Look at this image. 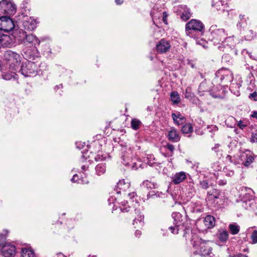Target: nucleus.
<instances>
[{"mask_svg": "<svg viewBox=\"0 0 257 257\" xmlns=\"http://www.w3.org/2000/svg\"><path fill=\"white\" fill-rule=\"evenodd\" d=\"M231 157L229 155H228L227 157V159L231 162H232V161L231 160Z\"/></svg>", "mask_w": 257, "mask_h": 257, "instance_id": "nucleus-60", "label": "nucleus"}, {"mask_svg": "<svg viewBox=\"0 0 257 257\" xmlns=\"http://www.w3.org/2000/svg\"><path fill=\"white\" fill-rule=\"evenodd\" d=\"M172 117L174 123L177 125L183 124L186 121V118L179 112L173 113L172 114Z\"/></svg>", "mask_w": 257, "mask_h": 257, "instance_id": "nucleus-19", "label": "nucleus"}, {"mask_svg": "<svg viewBox=\"0 0 257 257\" xmlns=\"http://www.w3.org/2000/svg\"><path fill=\"white\" fill-rule=\"evenodd\" d=\"M1 252L5 257H14L16 254V247L14 245L5 242L1 248Z\"/></svg>", "mask_w": 257, "mask_h": 257, "instance_id": "nucleus-10", "label": "nucleus"}, {"mask_svg": "<svg viewBox=\"0 0 257 257\" xmlns=\"http://www.w3.org/2000/svg\"><path fill=\"white\" fill-rule=\"evenodd\" d=\"M188 64L190 65L192 68H194V65L191 62H189Z\"/></svg>", "mask_w": 257, "mask_h": 257, "instance_id": "nucleus-62", "label": "nucleus"}, {"mask_svg": "<svg viewBox=\"0 0 257 257\" xmlns=\"http://www.w3.org/2000/svg\"><path fill=\"white\" fill-rule=\"evenodd\" d=\"M249 97L251 99H253L255 101H256L257 100V92L255 91L252 93H250L249 96Z\"/></svg>", "mask_w": 257, "mask_h": 257, "instance_id": "nucleus-46", "label": "nucleus"}, {"mask_svg": "<svg viewBox=\"0 0 257 257\" xmlns=\"http://www.w3.org/2000/svg\"><path fill=\"white\" fill-rule=\"evenodd\" d=\"M188 174L183 171L176 173L171 178L172 182L175 185L179 184L187 178Z\"/></svg>", "mask_w": 257, "mask_h": 257, "instance_id": "nucleus-15", "label": "nucleus"}, {"mask_svg": "<svg viewBox=\"0 0 257 257\" xmlns=\"http://www.w3.org/2000/svg\"><path fill=\"white\" fill-rule=\"evenodd\" d=\"M251 239L252 243H257V230H253L251 235Z\"/></svg>", "mask_w": 257, "mask_h": 257, "instance_id": "nucleus-40", "label": "nucleus"}, {"mask_svg": "<svg viewBox=\"0 0 257 257\" xmlns=\"http://www.w3.org/2000/svg\"><path fill=\"white\" fill-rule=\"evenodd\" d=\"M193 128L192 124L190 123H186L181 129L182 133L184 134H188L193 132Z\"/></svg>", "mask_w": 257, "mask_h": 257, "instance_id": "nucleus-29", "label": "nucleus"}, {"mask_svg": "<svg viewBox=\"0 0 257 257\" xmlns=\"http://www.w3.org/2000/svg\"><path fill=\"white\" fill-rule=\"evenodd\" d=\"M167 17H168V14H167V12H164L163 13V21L164 22V23L166 24H167Z\"/></svg>", "mask_w": 257, "mask_h": 257, "instance_id": "nucleus-49", "label": "nucleus"}, {"mask_svg": "<svg viewBox=\"0 0 257 257\" xmlns=\"http://www.w3.org/2000/svg\"><path fill=\"white\" fill-rule=\"evenodd\" d=\"M171 47L170 43L164 39H162L156 45V50L160 53H166Z\"/></svg>", "mask_w": 257, "mask_h": 257, "instance_id": "nucleus-12", "label": "nucleus"}, {"mask_svg": "<svg viewBox=\"0 0 257 257\" xmlns=\"http://www.w3.org/2000/svg\"><path fill=\"white\" fill-rule=\"evenodd\" d=\"M226 175L228 176H232L234 175V171L232 170H229L228 172H226Z\"/></svg>", "mask_w": 257, "mask_h": 257, "instance_id": "nucleus-55", "label": "nucleus"}, {"mask_svg": "<svg viewBox=\"0 0 257 257\" xmlns=\"http://www.w3.org/2000/svg\"><path fill=\"white\" fill-rule=\"evenodd\" d=\"M88 152L84 153L83 154V157H85L86 156H87V154H88ZM88 157L89 158H91L90 157H89V155H88Z\"/></svg>", "mask_w": 257, "mask_h": 257, "instance_id": "nucleus-63", "label": "nucleus"}, {"mask_svg": "<svg viewBox=\"0 0 257 257\" xmlns=\"http://www.w3.org/2000/svg\"><path fill=\"white\" fill-rule=\"evenodd\" d=\"M94 158L95 160L96 161H98L99 160H102L103 159L102 156L100 157V155L99 154L94 156Z\"/></svg>", "mask_w": 257, "mask_h": 257, "instance_id": "nucleus-50", "label": "nucleus"}, {"mask_svg": "<svg viewBox=\"0 0 257 257\" xmlns=\"http://www.w3.org/2000/svg\"><path fill=\"white\" fill-rule=\"evenodd\" d=\"M168 139L170 141L174 143L178 142L180 140L181 137L179 132L174 127H171L168 131Z\"/></svg>", "mask_w": 257, "mask_h": 257, "instance_id": "nucleus-13", "label": "nucleus"}, {"mask_svg": "<svg viewBox=\"0 0 257 257\" xmlns=\"http://www.w3.org/2000/svg\"><path fill=\"white\" fill-rule=\"evenodd\" d=\"M219 146H220L219 144H215L214 147L212 148V150L214 151L216 153L218 152Z\"/></svg>", "mask_w": 257, "mask_h": 257, "instance_id": "nucleus-48", "label": "nucleus"}, {"mask_svg": "<svg viewBox=\"0 0 257 257\" xmlns=\"http://www.w3.org/2000/svg\"><path fill=\"white\" fill-rule=\"evenodd\" d=\"M57 257H66L63 253L60 252L56 254Z\"/></svg>", "mask_w": 257, "mask_h": 257, "instance_id": "nucleus-58", "label": "nucleus"}, {"mask_svg": "<svg viewBox=\"0 0 257 257\" xmlns=\"http://www.w3.org/2000/svg\"><path fill=\"white\" fill-rule=\"evenodd\" d=\"M212 129L213 131H216L217 130V127L216 126L214 125L212 126Z\"/></svg>", "mask_w": 257, "mask_h": 257, "instance_id": "nucleus-64", "label": "nucleus"}, {"mask_svg": "<svg viewBox=\"0 0 257 257\" xmlns=\"http://www.w3.org/2000/svg\"><path fill=\"white\" fill-rule=\"evenodd\" d=\"M172 216L174 218L175 225L174 226H170L169 229L173 234H178L179 231L178 227L181 225L182 221V219L180 220V219L182 218V216L179 212L173 213Z\"/></svg>", "mask_w": 257, "mask_h": 257, "instance_id": "nucleus-11", "label": "nucleus"}, {"mask_svg": "<svg viewBox=\"0 0 257 257\" xmlns=\"http://www.w3.org/2000/svg\"><path fill=\"white\" fill-rule=\"evenodd\" d=\"M218 183L219 185H224L226 184V181L224 180H220L218 182Z\"/></svg>", "mask_w": 257, "mask_h": 257, "instance_id": "nucleus-52", "label": "nucleus"}, {"mask_svg": "<svg viewBox=\"0 0 257 257\" xmlns=\"http://www.w3.org/2000/svg\"><path fill=\"white\" fill-rule=\"evenodd\" d=\"M21 256L22 257H36L34 251L31 248H22Z\"/></svg>", "mask_w": 257, "mask_h": 257, "instance_id": "nucleus-22", "label": "nucleus"}, {"mask_svg": "<svg viewBox=\"0 0 257 257\" xmlns=\"http://www.w3.org/2000/svg\"><path fill=\"white\" fill-rule=\"evenodd\" d=\"M136 196V193L135 192L130 193L128 194V196L131 199L134 198Z\"/></svg>", "mask_w": 257, "mask_h": 257, "instance_id": "nucleus-51", "label": "nucleus"}, {"mask_svg": "<svg viewBox=\"0 0 257 257\" xmlns=\"http://www.w3.org/2000/svg\"><path fill=\"white\" fill-rule=\"evenodd\" d=\"M40 70L35 62L28 60L22 64L19 72L25 77H32L36 76Z\"/></svg>", "mask_w": 257, "mask_h": 257, "instance_id": "nucleus-4", "label": "nucleus"}, {"mask_svg": "<svg viewBox=\"0 0 257 257\" xmlns=\"http://www.w3.org/2000/svg\"><path fill=\"white\" fill-rule=\"evenodd\" d=\"M132 152L130 149H126L121 156L123 160L122 163L125 166H128L132 168L137 169L138 165L136 162V159L132 158Z\"/></svg>", "mask_w": 257, "mask_h": 257, "instance_id": "nucleus-8", "label": "nucleus"}, {"mask_svg": "<svg viewBox=\"0 0 257 257\" xmlns=\"http://www.w3.org/2000/svg\"><path fill=\"white\" fill-rule=\"evenodd\" d=\"M130 183L128 181L125 182L124 180H119L117 184V188L120 190L126 191L130 187Z\"/></svg>", "mask_w": 257, "mask_h": 257, "instance_id": "nucleus-23", "label": "nucleus"}, {"mask_svg": "<svg viewBox=\"0 0 257 257\" xmlns=\"http://www.w3.org/2000/svg\"><path fill=\"white\" fill-rule=\"evenodd\" d=\"M155 195V192L154 191L149 192L147 195L148 198H150L151 196H153Z\"/></svg>", "mask_w": 257, "mask_h": 257, "instance_id": "nucleus-54", "label": "nucleus"}, {"mask_svg": "<svg viewBox=\"0 0 257 257\" xmlns=\"http://www.w3.org/2000/svg\"><path fill=\"white\" fill-rule=\"evenodd\" d=\"M136 213H138V217L135 218L134 220L133 225H135V223H139L140 226H143V220L144 219V215L141 214V212L139 211V210H136Z\"/></svg>", "mask_w": 257, "mask_h": 257, "instance_id": "nucleus-32", "label": "nucleus"}, {"mask_svg": "<svg viewBox=\"0 0 257 257\" xmlns=\"http://www.w3.org/2000/svg\"><path fill=\"white\" fill-rule=\"evenodd\" d=\"M256 37V33L252 30H249L244 35L245 40L250 41L254 39Z\"/></svg>", "mask_w": 257, "mask_h": 257, "instance_id": "nucleus-34", "label": "nucleus"}, {"mask_svg": "<svg viewBox=\"0 0 257 257\" xmlns=\"http://www.w3.org/2000/svg\"><path fill=\"white\" fill-rule=\"evenodd\" d=\"M77 178H78V176L77 174L76 175H74L72 178L71 179V181L73 182H78L77 181Z\"/></svg>", "mask_w": 257, "mask_h": 257, "instance_id": "nucleus-53", "label": "nucleus"}, {"mask_svg": "<svg viewBox=\"0 0 257 257\" xmlns=\"http://www.w3.org/2000/svg\"><path fill=\"white\" fill-rule=\"evenodd\" d=\"M141 123V121L139 119H133L131 122V126L134 130H137L139 128Z\"/></svg>", "mask_w": 257, "mask_h": 257, "instance_id": "nucleus-36", "label": "nucleus"}, {"mask_svg": "<svg viewBox=\"0 0 257 257\" xmlns=\"http://www.w3.org/2000/svg\"><path fill=\"white\" fill-rule=\"evenodd\" d=\"M15 73H6L3 74L2 77L3 78L7 80H9L12 79V78H15Z\"/></svg>", "mask_w": 257, "mask_h": 257, "instance_id": "nucleus-39", "label": "nucleus"}, {"mask_svg": "<svg viewBox=\"0 0 257 257\" xmlns=\"http://www.w3.org/2000/svg\"><path fill=\"white\" fill-rule=\"evenodd\" d=\"M0 12L9 16L13 15L16 12V6L12 0H3L0 2Z\"/></svg>", "mask_w": 257, "mask_h": 257, "instance_id": "nucleus-6", "label": "nucleus"}, {"mask_svg": "<svg viewBox=\"0 0 257 257\" xmlns=\"http://www.w3.org/2000/svg\"><path fill=\"white\" fill-rule=\"evenodd\" d=\"M186 31L187 35L192 31L196 32H202L204 29V25L200 21L192 19L186 25Z\"/></svg>", "mask_w": 257, "mask_h": 257, "instance_id": "nucleus-7", "label": "nucleus"}, {"mask_svg": "<svg viewBox=\"0 0 257 257\" xmlns=\"http://www.w3.org/2000/svg\"><path fill=\"white\" fill-rule=\"evenodd\" d=\"M142 186L149 189H153L157 187V184L156 183L152 182L148 180H145L143 182Z\"/></svg>", "mask_w": 257, "mask_h": 257, "instance_id": "nucleus-27", "label": "nucleus"}, {"mask_svg": "<svg viewBox=\"0 0 257 257\" xmlns=\"http://www.w3.org/2000/svg\"><path fill=\"white\" fill-rule=\"evenodd\" d=\"M170 99L174 104H178L181 101L180 95L177 91H173L171 93Z\"/></svg>", "mask_w": 257, "mask_h": 257, "instance_id": "nucleus-24", "label": "nucleus"}, {"mask_svg": "<svg viewBox=\"0 0 257 257\" xmlns=\"http://www.w3.org/2000/svg\"><path fill=\"white\" fill-rule=\"evenodd\" d=\"M206 85V83L202 82L200 83L199 88H198V91L199 92H205L207 91V89L205 88V86Z\"/></svg>", "mask_w": 257, "mask_h": 257, "instance_id": "nucleus-42", "label": "nucleus"}, {"mask_svg": "<svg viewBox=\"0 0 257 257\" xmlns=\"http://www.w3.org/2000/svg\"><path fill=\"white\" fill-rule=\"evenodd\" d=\"M5 233L0 234V246H2L5 243L6 236L9 233V231L4 230Z\"/></svg>", "mask_w": 257, "mask_h": 257, "instance_id": "nucleus-38", "label": "nucleus"}, {"mask_svg": "<svg viewBox=\"0 0 257 257\" xmlns=\"http://www.w3.org/2000/svg\"><path fill=\"white\" fill-rule=\"evenodd\" d=\"M23 43L25 45L31 44L35 47L36 45H39L40 42L35 36L27 34Z\"/></svg>", "mask_w": 257, "mask_h": 257, "instance_id": "nucleus-18", "label": "nucleus"}, {"mask_svg": "<svg viewBox=\"0 0 257 257\" xmlns=\"http://www.w3.org/2000/svg\"><path fill=\"white\" fill-rule=\"evenodd\" d=\"M127 204V201H124V202H122V206H123V208H120V209L122 211H128V209H127V205L126 204Z\"/></svg>", "mask_w": 257, "mask_h": 257, "instance_id": "nucleus-45", "label": "nucleus"}, {"mask_svg": "<svg viewBox=\"0 0 257 257\" xmlns=\"http://www.w3.org/2000/svg\"><path fill=\"white\" fill-rule=\"evenodd\" d=\"M216 76L219 78L221 82L225 85L230 83L233 79L232 72L226 68H222L216 72Z\"/></svg>", "mask_w": 257, "mask_h": 257, "instance_id": "nucleus-5", "label": "nucleus"}, {"mask_svg": "<svg viewBox=\"0 0 257 257\" xmlns=\"http://www.w3.org/2000/svg\"><path fill=\"white\" fill-rule=\"evenodd\" d=\"M82 169L83 170H85L87 169L88 167L85 166V165H83L82 166Z\"/></svg>", "mask_w": 257, "mask_h": 257, "instance_id": "nucleus-61", "label": "nucleus"}, {"mask_svg": "<svg viewBox=\"0 0 257 257\" xmlns=\"http://www.w3.org/2000/svg\"><path fill=\"white\" fill-rule=\"evenodd\" d=\"M37 24V21L35 19L30 17L24 21L23 25L26 30L31 31L36 29Z\"/></svg>", "mask_w": 257, "mask_h": 257, "instance_id": "nucleus-14", "label": "nucleus"}, {"mask_svg": "<svg viewBox=\"0 0 257 257\" xmlns=\"http://www.w3.org/2000/svg\"><path fill=\"white\" fill-rule=\"evenodd\" d=\"M237 126L240 128V129H243L245 127L247 126V124L244 123L242 120H240L238 121L237 123Z\"/></svg>", "mask_w": 257, "mask_h": 257, "instance_id": "nucleus-43", "label": "nucleus"}, {"mask_svg": "<svg viewBox=\"0 0 257 257\" xmlns=\"http://www.w3.org/2000/svg\"><path fill=\"white\" fill-rule=\"evenodd\" d=\"M239 19L240 21L237 24V27L240 29L241 28H244L247 25L246 19L245 18V16L240 15L239 16Z\"/></svg>", "mask_w": 257, "mask_h": 257, "instance_id": "nucleus-31", "label": "nucleus"}, {"mask_svg": "<svg viewBox=\"0 0 257 257\" xmlns=\"http://www.w3.org/2000/svg\"><path fill=\"white\" fill-rule=\"evenodd\" d=\"M95 170L98 175L103 174L106 171L105 164L104 163H100L98 164L95 167Z\"/></svg>", "mask_w": 257, "mask_h": 257, "instance_id": "nucleus-26", "label": "nucleus"}, {"mask_svg": "<svg viewBox=\"0 0 257 257\" xmlns=\"http://www.w3.org/2000/svg\"><path fill=\"white\" fill-rule=\"evenodd\" d=\"M185 97L189 100H192L195 97L194 94L192 92L191 88L189 87L186 88L185 92Z\"/></svg>", "mask_w": 257, "mask_h": 257, "instance_id": "nucleus-33", "label": "nucleus"}, {"mask_svg": "<svg viewBox=\"0 0 257 257\" xmlns=\"http://www.w3.org/2000/svg\"><path fill=\"white\" fill-rule=\"evenodd\" d=\"M251 116L253 118H257V111H253Z\"/></svg>", "mask_w": 257, "mask_h": 257, "instance_id": "nucleus-56", "label": "nucleus"}, {"mask_svg": "<svg viewBox=\"0 0 257 257\" xmlns=\"http://www.w3.org/2000/svg\"><path fill=\"white\" fill-rule=\"evenodd\" d=\"M141 234V231L139 230H136V232H135V235L136 236H140V235Z\"/></svg>", "mask_w": 257, "mask_h": 257, "instance_id": "nucleus-57", "label": "nucleus"}, {"mask_svg": "<svg viewBox=\"0 0 257 257\" xmlns=\"http://www.w3.org/2000/svg\"><path fill=\"white\" fill-rule=\"evenodd\" d=\"M191 16V14L190 12V10L187 8H184V11L181 15V18L186 21L189 20Z\"/></svg>", "mask_w": 257, "mask_h": 257, "instance_id": "nucleus-30", "label": "nucleus"}, {"mask_svg": "<svg viewBox=\"0 0 257 257\" xmlns=\"http://www.w3.org/2000/svg\"><path fill=\"white\" fill-rule=\"evenodd\" d=\"M228 229L233 235L237 234L240 230V226L237 223L230 224L228 226Z\"/></svg>", "mask_w": 257, "mask_h": 257, "instance_id": "nucleus-25", "label": "nucleus"}, {"mask_svg": "<svg viewBox=\"0 0 257 257\" xmlns=\"http://www.w3.org/2000/svg\"><path fill=\"white\" fill-rule=\"evenodd\" d=\"M13 33L15 38L22 43L23 42L27 35L26 32L22 30L15 29Z\"/></svg>", "mask_w": 257, "mask_h": 257, "instance_id": "nucleus-20", "label": "nucleus"}, {"mask_svg": "<svg viewBox=\"0 0 257 257\" xmlns=\"http://www.w3.org/2000/svg\"><path fill=\"white\" fill-rule=\"evenodd\" d=\"M13 39L8 35L0 33V46L9 47L12 45Z\"/></svg>", "mask_w": 257, "mask_h": 257, "instance_id": "nucleus-16", "label": "nucleus"}, {"mask_svg": "<svg viewBox=\"0 0 257 257\" xmlns=\"http://www.w3.org/2000/svg\"><path fill=\"white\" fill-rule=\"evenodd\" d=\"M250 141L252 143H257V133L252 134Z\"/></svg>", "mask_w": 257, "mask_h": 257, "instance_id": "nucleus-44", "label": "nucleus"}, {"mask_svg": "<svg viewBox=\"0 0 257 257\" xmlns=\"http://www.w3.org/2000/svg\"><path fill=\"white\" fill-rule=\"evenodd\" d=\"M223 42L221 45L222 49L225 46H228L229 48H232L234 47L236 44L238 43V40L234 37V36L230 37H227L225 38V40H223Z\"/></svg>", "mask_w": 257, "mask_h": 257, "instance_id": "nucleus-17", "label": "nucleus"}, {"mask_svg": "<svg viewBox=\"0 0 257 257\" xmlns=\"http://www.w3.org/2000/svg\"><path fill=\"white\" fill-rule=\"evenodd\" d=\"M166 147L171 152H173L175 150L174 146L172 144H168L166 145Z\"/></svg>", "mask_w": 257, "mask_h": 257, "instance_id": "nucleus-47", "label": "nucleus"}, {"mask_svg": "<svg viewBox=\"0 0 257 257\" xmlns=\"http://www.w3.org/2000/svg\"><path fill=\"white\" fill-rule=\"evenodd\" d=\"M6 64L9 69L13 71H17L21 62V56L16 52L9 50L4 55Z\"/></svg>", "mask_w": 257, "mask_h": 257, "instance_id": "nucleus-3", "label": "nucleus"}, {"mask_svg": "<svg viewBox=\"0 0 257 257\" xmlns=\"http://www.w3.org/2000/svg\"><path fill=\"white\" fill-rule=\"evenodd\" d=\"M227 34L224 29L218 28L216 25L211 26L209 30V40L214 45H218L220 50L223 51L221 45Z\"/></svg>", "mask_w": 257, "mask_h": 257, "instance_id": "nucleus-1", "label": "nucleus"}, {"mask_svg": "<svg viewBox=\"0 0 257 257\" xmlns=\"http://www.w3.org/2000/svg\"><path fill=\"white\" fill-rule=\"evenodd\" d=\"M200 185L203 189H207L209 187V184L206 180H202L200 181Z\"/></svg>", "mask_w": 257, "mask_h": 257, "instance_id": "nucleus-41", "label": "nucleus"}, {"mask_svg": "<svg viewBox=\"0 0 257 257\" xmlns=\"http://www.w3.org/2000/svg\"><path fill=\"white\" fill-rule=\"evenodd\" d=\"M115 2L117 5H120L122 3V0H115Z\"/></svg>", "mask_w": 257, "mask_h": 257, "instance_id": "nucleus-59", "label": "nucleus"}, {"mask_svg": "<svg viewBox=\"0 0 257 257\" xmlns=\"http://www.w3.org/2000/svg\"><path fill=\"white\" fill-rule=\"evenodd\" d=\"M254 160V157L251 155H246V160L243 163L245 167H248Z\"/></svg>", "mask_w": 257, "mask_h": 257, "instance_id": "nucleus-37", "label": "nucleus"}, {"mask_svg": "<svg viewBox=\"0 0 257 257\" xmlns=\"http://www.w3.org/2000/svg\"><path fill=\"white\" fill-rule=\"evenodd\" d=\"M15 25L13 20L9 17L3 16L0 18V30L5 32L14 30Z\"/></svg>", "mask_w": 257, "mask_h": 257, "instance_id": "nucleus-9", "label": "nucleus"}, {"mask_svg": "<svg viewBox=\"0 0 257 257\" xmlns=\"http://www.w3.org/2000/svg\"><path fill=\"white\" fill-rule=\"evenodd\" d=\"M218 239L222 242H225L228 238V233L226 230L220 231L218 235Z\"/></svg>", "mask_w": 257, "mask_h": 257, "instance_id": "nucleus-28", "label": "nucleus"}, {"mask_svg": "<svg viewBox=\"0 0 257 257\" xmlns=\"http://www.w3.org/2000/svg\"><path fill=\"white\" fill-rule=\"evenodd\" d=\"M212 6L216 8L217 10H222L223 11H225V6H223L222 2L221 1H218L216 2L215 3H213L212 4Z\"/></svg>", "mask_w": 257, "mask_h": 257, "instance_id": "nucleus-35", "label": "nucleus"}, {"mask_svg": "<svg viewBox=\"0 0 257 257\" xmlns=\"http://www.w3.org/2000/svg\"><path fill=\"white\" fill-rule=\"evenodd\" d=\"M204 222L207 228H212L215 223V218L213 216L207 215L205 217Z\"/></svg>", "mask_w": 257, "mask_h": 257, "instance_id": "nucleus-21", "label": "nucleus"}, {"mask_svg": "<svg viewBox=\"0 0 257 257\" xmlns=\"http://www.w3.org/2000/svg\"><path fill=\"white\" fill-rule=\"evenodd\" d=\"M212 242L209 240H203L198 237H196L195 240H192V243L194 248L197 249L196 251L203 256L210 255L212 254Z\"/></svg>", "mask_w": 257, "mask_h": 257, "instance_id": "nucleus-2", "label": "nucleus"}]
</instances>
